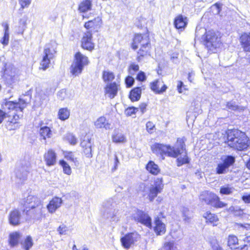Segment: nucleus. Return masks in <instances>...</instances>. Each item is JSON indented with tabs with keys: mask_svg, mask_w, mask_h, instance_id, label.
<instances>
[{
	"mask_svg": "<svg viewBox=\"0 0 250 250\" xmlns=\"http://www.w3.org/2000/svg\"><path fill=\"white\" fill-rule=\"evenodd\" d=\"M220 192L221 194L228 195L231 193L232 190L229 187H222L220 189Z\"/></svg>",
	"mask_w": 250,
	"mask_h": 250,
	"instance_id": "50",
	"label": "nucleus"
},
{
	"mask_svg": "<svg viewBox=\"0 0 250 250\" xmlns=\"http://www.w3.org/2000/svg\"><path fill=\"white\" fill-rule=\"evenodd\" d=\"M133 219L135 221L140 223L149 228L152 227L151 218L143 210L137 209Z\"/></svg>",
	"mask_w": 250,
	"mask_h": 250,
	"instance_id": "12",
	"label": "nucleus"
},
{
	"mask_svg": "<svg viewBox=\"0 0 250 250\" xmlns=\"http://www.w3.org/2000/svg\"><path fill=\"white\" fill-rule=\"evenodd\" d=\"M179 53L178 52H173L170 55V59L174 61L175 59H177L178 57Z\"/></svg>",
	"mask_w": 250,
	"mask_h": 250,
	"instance_id": "57",
	"label": "nucleus"
},
{
	"mask_svg": "<svg viewBox=\"0 0 250 250\" xmlns=\"http://www.w3.org/2000/svg\"><path fill=\"white\" fill-rule=\"evenodd\" d=\"M94 13H89L87 14L83 15L82 18L83 19H88L91 17H94Z\"/></svg>",
	"mask_w": 250,
	"mask_h": 250,
	"instance_id": "56",
	"label": "nucleus"
},
{
	"mask_svg": "<svg viewBox=\"0 0 250 250\" xmlns=\"http://www.w3.org/2000/svg\"><path fill=\"white\" fill-rule=\"evenodd\" d=\"M226 107L228 109L231 110H235L238 108L237 106L231 103V102H228L226 104Z\"/></svg>",
	"mask_w": 250,
	"mask_h": 250,
	"instance_id": "54",
	"label": "nucleus"
},
{
	"mask_svg": "<svg viewBox=\"0 0 250 250\" xmlns=\"http://www.w3.org/2000/svg\"><path fill=\"white\" fill-rule=\"evenodd\" d=\"M51 60V59L43 56L40 62V69L45 70L47 68H48L50 64Z\"/></svg>",
	"mask_w": 250,
	"mask_h": 250,
	"instance_id": "35",
	"label": "nucleus"
},
{
	"mask_svg": "<svg viewBox=\"0 0 250 250\" xmlns=\"http://www.w3.org/2000/svg\"><path fill=\"white\" fill-rule=\"evenodd\" d=\"M102 18L100 16L94 17L85 22L83 27L86 30V32H91L92 34L98 32L103 26Z\"/></svg>",
	"mask_w": 250,
	"mask_h": 250,
	"instance_id": "10",
	"label": "nucleus"
},
{
	"mask_svg": "<svg viewBox=\"0 0 250 250\" xmlns=\"http://www.w3.org/2000/svg\"><path fill=\"white\" fill-rule=\"evenodd\" d=\"M20 5V9L27 8L31 4L32 0H18Z\"/></svg>",
	"mask_w": 250,
	"mask_h": 250,
	"instance_id": "45",
	"label": "nucleus"
},
{
	"mask_svg": "<svg viewBox=\"0 0 250 250\" xmlns=\"http://www.w3.org/2000/svg\"><path fill=\"white\" fill-rule=\"evenodd\" d=\"M57 230H58L59 234L62 235L65 234L66 233V232L68 230V228L65 225H62L60 226L58 228Z\"/></svg>",
	"mask_w": 250,
	"mask_h": 250,
	"instance_id": "51",
	"label": "nucleus"
},
{
	"mask_svg": "<svg viewBox=\"0 0 250 250\" xmlns=\"http://www.w3.org/2000/svg\"><path fill=\"white\" fill-rule=\"evenodd\" d=\"M240 44L243 51L250 52V32H243L239 36Z\"/></svg>",
	"mask_w": 250,
	"mask_h": 250,
	"instance_id": "18",
	"label": "nucleus"
},
{
	"mask_svg": "<svg viewBox=\"0 0 250 250\" xmlns=\"http://www.w3.org/2000/svg\"><path fill=\"white\" fill-rule=\"evenodd\" d=\"M177 90L179 93H182L188 90L187 85H185L183 83L179 81L178 82L177 86Z\"/></svg>",
	"mask_w": 250,
	"mask_h": 250,
	"instance_id": "41",
	"label": "nucleus"
},
{
	"mask_svg": "<svg viewBox=\"0 0 250 250\" xmlns=\"http://www.w3.org/2000/svg\"><path fill=\"white\" fill-rule=\"evenodd\" d=\"M28 105L27 101L19 98L17 102L6 101L0 109V124L7 118L5 126L8 130L16 129L19 126L20 120L23 117V110Z\"/></svg>",
	"mask_w": 250,
	"mask_h": 250,
	"instance_id": "1",
	"label": "nucleus"
},
{
	"mask_svg": "<svg viewBox=\"0 0 250 250\" xmlns=\"http://www.w3.org/2000/svg\"><path fill=\"white\" fill-rule=\"evenodd\" d=\"M94 125L97 128H104L109 129L111 128V124L104 116L98 118L94 123Z\"/></svg>",
	"mask_w": 250,
	"mask_h": 250,
	"instance_id": "25",
	"label": "nucleus"
},
{
	"mask_svg": "<svg viewBox=\"0 0 250 250\" xmlns=\"http://www.w3.org/2000/svg\"><path fill=\"white\" fill-rule=\"evenodd\" d=\"M228 146L237 151L247 150L250 147V139L246 132L232 128L226 131Z\"/></svg>",
	"mask_w": 250,
	"mask_h": 250,
	"instance_id": "3",
	"label": "nucleus"
},
{
	"mask_svg": "<svg viewBox=\"0 0 250 250\" xmlns=\"http://www.w3.org/2000/svg\"><path fill=\"white\" fill-rule=\"evenodd\" d=\"M200 201L206 205L211 206L215 208H221L227 207V204L220 201V199L216 194L205 191L199 195Z\"/></svg>",
	"mask_w": 250,
	"mask_h": 250,
	"instance_id": "8",
	"label": "nucleus"
},
{
	"mask_svg": "<svg viewBox=\"0 0 250 250\" xmlns=\"http://www.w3.org/2000/svg\"><path fill=\"white\" fill-rule=\"evenodd\" d=\"M64 157L68 160L74 163L77 161V158L74 157V155L72 151H66L64 153Z\"/></svg>",
	"mask_w": 250,
	"mask_h": 250,
	"instance_id": "43",
	"label": "nucleus"
},
{
	"mask_svg": "<svg viewBox=\"0 0 250 250\" xmlns=\"http://www.w3.org/2000/svg\"><path fill=\"white\" fill-rule=\"evenodd\" d=\"M82 153L84 157L91 158L92 157L91 138L85 136L81 142Z\"/></svg>",
	"mask_w": 250,
	"mask_h": 250,
	"instance_id": "13",
	"label": "nucleus"
},
{
	"mask_svg": "<svg viewBox=\"0 0 250 250\" xmlns=\"http://www.w3.org/2000/svg\"><path fill=\"white\" fill-rule=\"evenodd\" d=\"M247 245L245 244L241 247H235L232 250H247Z\"/></svg>",
	"mask_w": 250,
	"mask_h": 250,
	"instance_id": "55",
	"label": "nucleus"
},
{
	"mask_svg": "<svg viewBox=\"0 0 250 250\" xmlns=\"http://www.w3.org/2000/svg\"><path fill=\"white\" fill-rule=\"evenodd\" d=\"M130 46L133 51H137L136 60L138 62H140L146 56L150 55L151 44L149 33H135Z\"/></svg>",
	"mask_w": 250,
	"mask_h": 250,
	"instance_id": "4",
	"label": "nucleus"
},
{
	"mask_svg": "<svg viewBox=\"0 0 250 250\" xmlns=\"http://www.w3.org/2000/svg\"><path fill=\"white\" fill-rule=\"evenodd\" d=\"M235 162V157L232 155H227L224 158L221 159V162L218 163L215 169L217 174L226 173L229 171V167L232 166Z\"/></svg>",
	"mask_w": 250,
	"mask_h": 250,
	"instance_id": "9",
	"label": "nucleus"
},
{
	"mask_svg": "<svg viewBox=\"0 0 250 250\" xmlns=\"http://www.w3.org/2000/svg\"><path fill=\"white\" fill-rule=\"evenodd\" d=\"M151 89L156 92V81H154L150 83Z\"/></svg>",
	"mask_w": 250,
	"mask_h": 250,
	"instance_id": "59",
	"label": "nucleus"
},
{
	"mask_svg": "<svg viewBox=\"0 0 250 250\" xmlns=\"http://www.w3.org/2000/svg\"><path fill=\"white\" fill-rule=\"evenodd\" d=\"M21 237L20 233L15 231L9 234L8 242L11 247H14L17 246L19 243Z\"/></svg>",
	"mask_w": 250,
	"mask_h": 250,
	"instance_id": "28",
	"label": "nucleus"
},
{
	"mask_svg": "<svg viewBox=\"0 0 250 250\" xmlns=\"http://www.w3.org/2000/svg\"><path fill=\"white\" fill-rule=\"evenodd\" d=\"M142 89L140 87H135L131 89L129 94V98L131 102H134L140 100L141 96Z\"/></svg>",
	"mask_w": 250,
	"mask_h": 250,
	"instance_id": "27",
	"label": "nucleus"
},
{
	"mask_svg": "<svg viewBox=\"0 0 250 250\" xmlns=\"http://www.w3.org/2000/svg\"><path fill=\"white\" fill-rule=\"evenodd\" d=\"M238 226L239 227L243 228L250 229V224H238Z\"/></svg>",
	"mask_w": 250,
	"mask_h": 250,
	"instance_id": "63",
	"label": "nucleus"
},
{
	"mask_svg": "<svg viewBox=\"0 0 250 250\" xmlns=\"http://www.w3.org/2000/svg\"><path fill=\"white\" fill-rule=\"evenodd\" d=\"M186 139L185 137L178 138L176 140L177 148L170 145L157 144V153L161 155L162 160L166 155L172 158H177L176 164L178 167L188 164L190 162V159L186 150Z\"/></svg>",
	"mask_w": 250,
	"mask_h": 250,
	"instance_id": "2",
	"label": "nucleus"
},
{
	"mask_svg": "<svg viewBox=\"0 0 250 250\" xmlns=\"http://www.w3.org/2000/svg\"><path fill=\"white\" fill-rule=\"evenodd\" d=\"M203 217L205 219L207 224L212 225L213 227L217 226L219 221L218 215L209 210L207 211Z\"/></svg>",
	"mask_w": 250,
	"mask_h": 250,
	"instance_id": "21",
	"label": "nucleus"
},
{
	"mask_svg": "<svg viewBox=\"0 0 250 250\" xmlns=\"http://www.w3.org/2000/svg\"><path fill=\"white\" fill-rule=\"evenodd\" d=\"M241 199L245 203L250 204V194L243 195Z\"/></svg>",
	"mask_w": 250,
	"mask_h": 250,
	"instance_id": "53",
	"label": "nucleus"
},
{
	"mask_svg": "<svg viewBox=\"0 0 250 250\" xmlns=\"http://www.w3.org/2000/svg\"><path fill=\"white\" fill-rule=\"evenodd\" d=\"M122 246L126 249H129L136 241L134 237V232H128L122 237L120 239Z\"/></svg>",
	"mask_w": 250,
	"mask_h": 250,
	"instance_id": "20",
	"label": "nucleus"
},
{
	"mask_svg": "<svg viewBox=\"0 0 250 250\" xmlns=\"http://www.w3.org/2000/svg\"><path fill=\"white\" fill-rule=\"evenodd\" d=\"M20 26L22 28H24L26 25V21L21 19L19 21Z\"/></svg>",
	"mask_w": 250,
	"mask_h": 250,
	"instance_id": "58",
	"label": "nucleus"
},
{
	"mask_svg": "<svg viewBox=\"0 0 250 250\" xmlns=\"http://www.w3.org/2000/svg\"><path fill=\"white\" fill-rule=\"evenodd\" d=\"M238 239L237 237L234 235H229L228 238V246L231 249H233L236 246L238 245Z\"/></svg>",
	"mask_w": 250,
	"mask_h": 250,
	"instance_id": "32",
	"label": "nucleus"
},
{
	"mask_svg": "<svg viewBox=\"0 0 250 250\" xmlns=\"http://www.w3.org/2000/svg\"><path fill=\"white\" fill-rule=\"evenodd\" d=\"M136 79L139 82H144L146 80V76L145 73L143 71H139L137 74Z\"/></svg>",
	"mask_w": 250,
	"mask_h": 250,
	"instance_id": "49",
	"label": "nucleus"
},
{
	"mask_svg": "<svg viewBox=\"0 0 250 250\" xmlns=\"http://www.w3.org/2000/svg\"><path fill=\"white\" fill-rule=\"evenodd\" d=\"M44 123L42 121L40 122L39 125L40 128L39 131V134L41 139L46 140L50 138L52 136V131L49 127L43 126Z\"/></svg>",
	"mask_w": 250,
	"mask_h": 250,
	"instance_id": "23",
	"label": "nucleus"
},
{
	"mask_svg": "<svg viewBox=\"0 0 250 250\" xmlns=\"http://www.w3.org/2000/svg\"><path fill=\"white\" fill-rule=\"evenodd\" d=\"M146 104L145 103H142L140 104L139 108L141 111L143 113L146 111Z\"/></svg>",
	"mask_w": 250,
	"mask_h": 250,
	"instance_id": "60",
	"label": "nucleus"
},
{
	"mask_svg": "<svg viewBox=\"0 0 250 250\" xmlns=\"http://www.w3.org/2000/svg\"><path fill=\"white\" fill-rule=\"evenodd\" d=\"M125 81L126 87L129 88L133 85L134 83V79L131 76H127L125 77Z\"/></svg>",
	"mask_w": 250,
	"mask_h": 250,
	"instance_id": "47",
	"label": "nucleus"
},
{
	"mask_svg": "<svg viewBox=\"0 0 250 250\" xmlns=\"http://www.w3.org/2000/svg\"><path fill=\"white\" fill-rule=\"evenodd\" d=\"M59 164L62 167L63 172L64 174L70 175L72 173L71 168L69 164L64 160H60Z\"/></svg>",
	"mask_w": 250,
	"mask_h": 250,
	"instance_id": "34",
	"label": "nucleus"
},
{
	"mask_svg": "<svg viewBox=\"0 0 250 250\" xmlns=\"http://www.w3.org/2000/svg\"><path fill=\"white\" fill-rule=\"evenodd\" d=\"M57 45L55 43L50 42L46 44L43 50V55L53 59L57 52Z\"/></svg>",
	"mask_w": 250,
	"mask_h": 250,
	"instance_id": "24",
	"label": "nucleus"
},
{
	"mask_svg": "<svg viewBox=\"0 0 250 250\" xmlns=\"http://www.w3.org/2000/svg\"><path fill=\"white\" fill-rule=\"evenodd\" d=\"M146 129L150 134L155 132L156 130L155 124L150 121L147 122L146 124Z\"/></svg>",
	"mask_w": 250,
	"mask_h": 250,
	"instance_id": "44",
	"label": "nucleus"
},
{
	"mask_svg": "<svg viewBox=\"0 0 250 250\" xmlns=\"http://www.w3.org/2000/svg\"><path fill=\"white\" fill-rule=\"evenodd\" d=\"M119 163V161L118 160V159L117 157L116 156L115 158V163H114V166L113 167V170H115L117 169Z\"/></svg>",
	"mask_w": 250,
	"mask_h": 250,
	"instance_id": "62",
	"label": "nucleus"
},
{
	"mask_svg": "<svg viewBox=\"0 0 250 250\" xmlns=\"http://www.w3.org/2000/svg\"><path fill=\"white\" fill-rule=\"evenodd\" d=\"M65 139L71 145H75L77 143V138L72 134H67Z\"/></svg>",
	"mask_w": 250,
	"mask_h": 250,
	"instance_id": "40",
	"label": "nucleus"
},
{
	"mask_svg": "<svg viewBox=\"0 0 250 250\" xmlns=\"http://www.w3.org/2000/svg\"><path fill=\"white\" fill-rule=\"evenodd\" d=\"M58 116L61 121H65L70 116V110L67 107L61 108L59 110Z\"/></svg>",
	"mask_w": 250,
	"mask_h": 250,
	"instance_id": "30",
	"label": "nucleus"
},
{
	"mask_svg": "<svg viewBox=\"0 0 250 250\" xmlns=\"http://www.w3.org/2000/svg\"><path fill=\"white\" fill-rule=\"evenodd\" d=\"M81 48L89 52H92L95 49V43L93 41V35L91 32H85L80 41Z\"/></svg>",
	"mask_w": 250,
	"mask_h": 250,
	"instance_id": "11",
	"label": "nucleus"
},
{
	"mask_svg": "<svg viewBox=\"0 0 250 250\" xmlns=\"http://www.w3.org/2000/svg\"><path fill=\"white\" fill-rule=\"evenodd\" d=\"M201 42L208 51L213 52L219 47L221 37L213 29L206 30L202 36Z\"/></svg>",
	"mask_w": 250,
	"mask_h": 250,
	"instance_id": "6",
	"label": "nucleus"
},
{
	"mask_svg": "<svg viewBox=\"0 0 250 250\" xmlns=\"http://www.w3.org/2000/svg\"><path fill=\"white\" fill-rule=\"evenodd\" d=\"M246 167L250 170V158L247 161V162L246 163Z\"/></svg>",
	"mask_w": 250,
	"mask_h": 250,
	"instance_id": "64",
	"label": "nucleus"
},
{
	"mask_svg": "<svg viewBox=\"0 0 250 250\" xmlns=\"http://www.w3.org/2000/svg\"><path fill=\"white\" fill-rule=\"evenodd\" d=\"M62 203V200L61 198L55 196L49 201L46 208L49 213H53L61 206Z\"/></svg>",
	"mask_w": 250,
	"mask_h": 250,
	"instance_id": "19",
	"label": "nucleus"
},
{
	"mask_svg": "<svg viewBox=\"0 0 250 250\" xmlns=\"http://www.w3.org/2000/svg\"><path fill=\"white\" fill-rule=\"evenodd\" d=\"M175 248L173 241H168L165 242L159 250H174Z\"/></svg>",
	"mask_w": 250,
	"mask_h": 250,
	"instance_id": "39",
	"label": "nucleus"
},
{
	"mask_svg": "<svg viewBox=\"0 0 250 250\" xmlns=\"http://www.w3.org/2000/svg\"><path fill=\"white\" fill-rule=\"evenodd\" d=\"M43 158L47 167L54 166L57 160V154L53 148L48 149L43 154Z\"/></svg>",
	"mask_w": 250,
	"mask_h": 250,
	"instance_id": "14",
	"label": "nucleus"
},
{
	"mask_svg": "<svg viewBox=\"0 0 250 250\" xmlns=\"http://www.w3.org/2000/svg\"><path fill=\"white\" fill-rule=\"evenodd\" d=\"M119 86L120 84L116 82L110 83L105 86V93L107 94L110 98L113 99L117 95Z\"/></svg>",
	"mask_w": 250,
	"mask_h": 250,
	"instance_id": "22",
	"label": "nucleus"
},
{
	"mask_svg": "<svg viewBox=\"0 0 250 250\" xmlns=\"http://www.w3.org/2000/svg\"><path fill=\"white\" fill-rule=\"evenodd\" d=\"M92 2L91 0H83L78 5V10L80 13L84 14L91 10Z\"/></svg>",
	"mask_w": 250,
	"mask_h": 250,
	"instance_id": "26",
	"label": "nucleus"
},
{
	"mask_svg": "<svg viewBox=\"0 0 250 250\" xmlns=\"http://www.w3.org/2000/svg\"><path fill=\"white\" fill-rule=\"evenodd\" d=\"M213 5L217 8L218 13H220L221 11V4L218 2H216L214 3Z\"/></svg>",
	"mask_w": 250,
	"mask_h": 250,
	"instance_id": "61",
	"label": "nucleus"
},
{
	"mask_svg": "<svg viewBox=\"0 0 250 250\" xmlns=\"http://www.w3.org/2000/svg\"><path fill=\"white\" fill-rule=\"evenodd\" d=\"M115 74L108 70H104L102 72V79L104 82H111L115 79Z\"/></svg>",
	"mask_w": 250,
	"mask_h": 250,
	"instance_id": "31",
	"label": "nucleus"
},
{
	"mask_svg": "<svg viewBox=\"0 0 250 250\" xmlns=\"http://www.w3.org/2000/svg\"><path fill=\"white\" fill-rule=\"evenodd\" d=\"M34 242L32 237L30 235L27 236L24 240L21 242V248L24 250H29L33 246Z\"/></svg>",
	"mask_w": 250,
	"mask_h": 250,
	"instance_id": "29",
	"label": "nucleus"
},
{
	"mask_svg": "<svg viewBox=\"0 0 250 250\" xmlns=\"http://www.w3.org/2000/svg\"><path fill=\"white\" fill-rule=\"evenodd\" d=\"M9 41V35L8 32H4L3 37L2 38L1 42L4 45H7Z\"/></svg>",
	"mask_w": 250,
	"mask_h": 250,
	"instance_id": "52",
	"label": "nucleus"
},
{
	"mask_svg": "<svg viewBox=\"0 0 250 250\" xmlns=\"http://www.w3.org/2000/svg\"><path fill=\"white\" fill-rule=\"evenodd\" d=\"M166 231V227L164 223H162L157 217V235L164 234Z\"/></svg>",
	"mask_w": 250,
	"mask_h": 250,
	"instance_id": "37",
	"label": "nucleus"
},
{
	"mask_svg": "<svg viewBox=\"0 0 250 250\" xmlns=\"http://www.w3.org/2000/svg\"><path fill=\"white\" fill-rule=\"evenodd\" d=\"M21 215L20 211L17 208L11 210L8 215V222L13 226H17L21 224Z\"/></svg>",
	"mask_w": 250,
	"mask_h": 250,
	"instance_id": "15",
	"label": "nucleus"
},
{
	"mask_svg": "<svg viewBox=\"0 0 250 250\" xmlns=\"http://www.w3.org/2000/svg\"><path fill=\"white\" fill-rule=\"evenodd\" d=\"M188 19L182 14L178 15L174 19L173 24L175 28L181 31H183L188 25Z\"/></svg>",
	"mask_w": 250,
	"mask_h": 250,
	"instance_id": "17",
	"label": "nucleus"
},
{
	"mask_svg": "<svg viewBox=\"0 0 250 250\" xmlns=\"http://www.w3.org/2000/svg\"><path fill=\"white\" fill-rule=\"evenodd\" d=\"M138 110V108L134 106L128 107L125 109V114L127 116H130L133 114H135Z\"/></svg>",
	"mask_w": 250,
	"mask_h": 250,
	"instance_id": "46",
	"label": "nucleus"
},
{
	"mask_svg": "<svg viewBox=\"0 0 250 250\" xmlns=\"http://www.w3.org/2000/svg\"><path fill=\"white\" fill-rule=\"evenodd\" d=\"M156 196V186H153L150 188L148 193V197L150 201H152Z\"/></svg>",
	"mask_w": 250,
	"mask_h": 250,
	"instance_id": "48",
	"label": "nucleus"
},
{
	"mask_svg": "<svg viewBox=\"0 0 250 250\" xmlns=\"http://www.w3.org/2000/svg\"><path fill=\"white\" fill-rule=\"evenodd\" d=\"M162 83V82H160L157 80V94L163 93L167 88L166 84Z\"/></svg>",
	"mask_w": 250,
	"mask_h": 250,
	"instance_id": "42",
	"label": "nucleus"
},
{
	"mask_svg": "<svg viewBox=\"0 0 250 250\" xmlns=\"http://www.w3.org/2000/svg\"><path fill=\"white\" fill-rule=\"evenodd\" d=\"M139 70V65L134 62L131 63L128 68V72L132 75H135Z\"/></svg>",
	"mask_w": 250,
	"mask_h": 250,
	"instance_id": "38",
	"label": "nucleus"
},
{
	"mask_svg": "<svg viewBox=\"0 0 250 250\" xmlns=\"http://www.w3.org/2000/svg\"><path fill=\"white\" fill-rule=\"evenodd\" d=\"M21 206L23 207L22 213L26 216L27 220H39L45 217L42 204L36 196L28 195L23 199Z\"/></svg>",
	"mask_w": 250,
	"mask_h": 250,
	"instance_id": "5",
	"label": "nucleus"
},
{
	"mask_svg": "<svg viewBox=\"0 0 250 250\" xmlns=\"http://www.w3.org/2000/svg\"><path fill=\"white\" fill-rule=\"evenodd\" d=\"M89 63L88 58L80 51L76 52L74 56V62L70 67V73L74 76L80 74L84 66Z\"/></svg>",
	"mask_w": 250,
	"mask_h": 250,
	"instance_id": "7",
	"label": "nucleus"
},
{
	"mask_svg": "<svg viewBox=\"0 0 250 250\" xmlns=\"http://www.w3.org/2000/svg\"><path fill=\"white\" fill-rule=\"evenodd\" d=\"M2 77L4 79L5 83L7 84L11 85L17 81L18 75L12 68L8 70L5 69Z\"/></svg>",
	"mask_w": 250,
	"mask_h": 250,
	"instance_id": "16",
	"label": "nucleus"
},
{
	"mask_svg": "<svg viewBox=\"0 0 250 250\" xmlns=\"http://www.w3.org/2000/svg\"><path fill=\"white\" fill-rule=\"evenodd\" d=\"M112 141L115 143H124L126 141L125 136L121 133H116L112 136Z\"/></svg>",
	"mask_w": 250,
	"mask_h": 250,
	"instance_id": "33",
	"label": "nucleus"
},
{
	"mask_svg": "<svg viewBox=\"0 0 250 250\" xmlns=\"http://www.w3.org/2000/svg\"><path fill=\"white\" fill-rule=\"evenodd\" d=\"M146 168L150 173L156 174V165L153 161H150L146 166Z\"/></svg>",
	"mask_w": 250,
	"mask_h": 250,
	"instance_id": "36",
	"label": "nucleus"
}]
</instances>
